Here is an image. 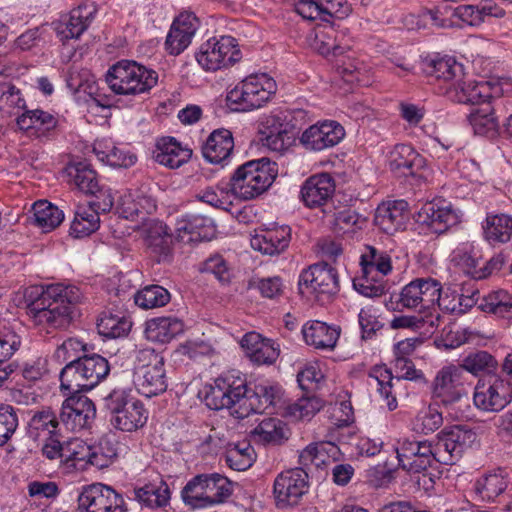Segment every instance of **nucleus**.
Returning a JSON list of instances; mask_svg holds the SVG:
<instances>
[{"instance_id":"obj_1","label":"nucleus","mask_w":512,"mask_h":512,"mask_svg":"<svg viewBox=\"0 0 512 512\" xmlns=\"http://www.w3.org/2000/svg\"><path fill=\"white\" fill-rule=\"evenodd\" d=\"M282 396L279 385L259 383L251 390L244 378L228 373L214 381L206 391L204 401L211 410L235 408L232 414L243 419L251 413H264L269 408H276Z\"/></svg>"},{"instance_id":"obj_2","label":"nucleus","mask_w":512,"mask_h":512,"mask_svg":"<svg viewBox=\"0 0 512 512\" xmlns=\"http://www.w3.org/2000/svg\"><path fill=\"white\" fill-rule=\"evenodd\" d=\"M82 298V292L74 285L51 284L42 288L28 304L27 313L33 323L47 333L67 329L76 317Z\"/></svg>"},{"instance_id":"obj_3","label":"nucleus","mask_w":512,"mask_h":512,"mask_svg":"<svg viewBox=\"0 0 512 512\" xmlns=\"http://www.w3.org/2000/svg\"><path fill=\"white\" fill-rule=\"evenodd\" d=\"M110 373L108 360L100 354H83L66 364L60 372V387L65 394L87 392Z\"/></svg>"},{"instance_id":"obj_4","label":"nucleus","mask_w":512,"mask_h":512,"mask_svg":"<svg viewBox=\"0 0 512 512\" xmlns=\"http://www.w3.org/2000/svg\"><path fill=\"white\" fill-rule=\"evenodd\" d=\"M158 81L156 71L132 60H121L106 73V83L118 95L136 96L150 91Z\"/></svg>"},{"instance_id":"obj_5","label":"nucleus","mask_w":512,"mask_h":512,"mask_svg":"<svg viewBox=\"0 0 512 512\" xmlns=\"http://www.w3.org/2000/svg\"><path fill=\"white\" fill-rule=\"evenodd\" d=\"M276 175L275 162L268 158L251 160L236 169L230 179V189L240 199H254L271 186Z\"/></svg>"},{"instance_id":"obj_6","label":"nucleus","mask_w":512,"mask_h":512,"mask_svg":"<svg viewBox=\"0 0 512 512\" xmlns=\"http://www.w3.org/2000/svg\"><path fill=\"white\" fill-rule=\"evenodd\" d=\"M471 381L469 376L464 373V369L457 365H447L442 367L435 375L431 384L432 398L451 409L463 400H469V389Z\"/></svg>"},{"instance_id":"obj_7","label":"nucleus","mask_w":512,"mask_h":512,"mask_svg":"<svg viewBox=\"0 0 512 512\" xmlns=\"http://www.w3.org/2000/svg\"><path fill=\"white\" fill-rule=\"evenodd\" d=\"M276 92V83L267 74H253L238 83L227 94V101L237 111L262 107Z\"/></svg>"},{"instance_id":"obj_8","label":"nucleus","mask_w":512,"mask_h":512,"mask_svg":"<svg viewBox=\"0 0 512 512\" xmlns=\"http://www.w3.org/2000/svg\"><path fill=\"white\" fill-rule=\"evenodd\" d=\"M298 289L302 296L324 304L339 291L338 273L327 263L313 264L299 275Z\"/></svg>"},{"instance_id":"obj_9","label":"nucleus","mask_w":512,"mask_h":512,"mask_svg":"<svg viewBox=\"0 0 512 512\" xmlns=\"http://www.w3.org/2000/svg\"><path fill=\"white\" fill-rule=\"evenodd\" d=\"M135 384L138 391L151 398L167 389L164 359L153 349H142L137 354Z\"/></svg>"},{"instance_id":"obj_10","label":"nucleus","mask_w":512,"mask_h":512,"mask_svg":"<svg viewBox=\"0 0 512 512\" xmlns=\"http://www.w3.org/2000/svg\"><path fill=\"white\" fill-rule=\"evenodd\" d=\"M104 405L112 414V424L122 431L132 432L147 421L143 404L130 398L124 390H113L105 399Z\"/></svg>"},{"instance_id":"obj_11","label":"nucleus","mask_w":512,"mask_h":512,"mask_svg":"<svg viewBox=\"0 0 512 512\" xmlns=\"http://www.w3.org/2000/svg\"><path fill=\"white\" fill-rule=\"evenodd\" d=\"M476 439V432L467 425L444 428L433 441L436 461L444 465L457 463Z\"/></svg>"},{"instance_id":"obj_12","label":"nucleus","mask_w":512,"mask_h":512,"mask_svg":"<svg viewBox=\"0 0 512 512\" xmlns=\"http://www.w3.org/2000/svg\"><path fill=\"white\" fill-rule=\"evenodd\" d=\"M512 401V382L500 375H487L474 387L473 403L484 412H499Z\"/></svg>"},{"instance_id":"obj_13","label":"nucleus","mask_w":512,"mask_h":512,"mask_svg":"<svg viewBox=\"0 0 512 512\" xmlns=\"http://www.w3.org/2000/svg\"><path fill=\"white\" fill-rule=\"evenodd\" d=\"M441 283L431 277L416 278L406 284L398 294L396 304L401 308L426 312L435 309L440 299Z\"/></svg>"},{"instance_id":"obj_14","label":"nucleus","mask_w":512,"mask_h":512,"mask_svg":"<svg viewBox=\"0 0 512 512\" xmlns=\"http://www.w3.org/2000/svg\"><path fill=\"white\" fill-rule=\"evenodd\" d=\"M241 59V52L235 38L221 36L210 38L203 43L196 54V60L207 71L228 67Z\"/></svg>"},{"instance_id":"obj_15","label":"nucleus","mask_w":512,"mask_h":512,"mask_svg":"<svg viewBox=\"0 0 512 512\" xmlns=\"http://www.w3.org/2000/svg\"><path fill=\"white\" fill-rule=\"evenodd\" d=\"M308 491V473L304 468L281 472L274 480L273 494L279 508L298 504Z\"/></svg>"},{"instance_id":"obj_16","label":"nucleus","mask_w":512,"mask_h":512,"mask_svg":"<svg viewBox=\"0 0 512 512\" xmlns=\"http://www.w3.org/2000/svg\"><path fill=\"white\" fill-rule=\"evenodd\" d=\"M123 506L122 496L101 483L84 487L78 496L79 512H125Z\"/></svg>"},{"instance_id":"obj_17","label":"nucleus","mask_w":512,"mask_h":512,"mask_svg":"<svg viewBox=\"0 0 512 512\" xmlns=\"http://www.w3.org/2000/svg\"><path fill=\"white\" fill-rule=\"evenodd\" d=\"M395 451L399 466L410 473H420L436 461L433 442L404 439Z\"/></svg>"},{"instance_id":"obj_18","label":"nucleus","mask_w":512,"mask_h":512,"mask_svg":"<svg viewBox=\"0 0 512 512\" xmlns=\"http://www.w3.org/2000/svg\"><path fill=\"white\" fill-rule=\"evenodd\" d=\"M68 395L61 408L62 425L73 432L88 428L96 416L94 403L80 393Z\"/></svg>"},{"instance_id":"obj_19","label":"nucleus","mask_w":512,"mask_h":512,"mask_svg":"<svg viewBox=\"0 0 512 512\" xmlns=\"http://www.w3.org/2000/svg\"><path fill=\"white\" fill-rule=\"evenodd\" d=\"M295 11L306 20L329 22L331 18L348 17L352 7L347 0H298Z\"/></svg>"},{"instance_id":"obj_20","label":"nucleus","mask_w":512,"mask_h":512,"mask_svg":"<svg viewBox=\"0 0 512 512\" xmlns=\"http://www.w3.org/2000/svg\"><path fill=\"white\" fill-rule=\"evenodd\" d=\"M344 128L336 121L326 120L307 128L300 143L311 151H322L337 145L344 137Z\"/></svg>"},{"instance_id":"obj_21","label":"nucleus","mask_w":512,"mask_h":512,"mask_svg":"<svg viewBox=\"0 0 512 512\" xmlns=\"http://www.w3.org/2000/svg\"><path fill=\"white\" fill-rule=\"evenodd\" d=\"M461 215L450 204L425 203L418 211L416 221L427 226L431 232L442 234L460 222Z\"/></svg>"},{"instance_id":"obj_22","label":"nucleus","mask_w":512,"mask_h":512,"mask_svg":"<svg viewBox=\"0 0 512 512\" xmlns=\"http://www.w3.org/2000/svg\"><path fill=\"white\" fill-rule=\"evenodd\" d=\"M335 189V180L329 173L314 174L301 185L300 200L310 209L320 208L332 199Z\"/></svg>"},{"instance_id":"obj_23","label":"nucleus","mask_w":512,"mask_h":512,"mask_svg":"<svg viewBox=\"0 0 512 512\" xmlns=\"http://www.w3.org/2000/svg\"><path fill=\"white\" fill-rule=\"evenodd\" d=\"M198 27V18L193 13H181L173 21L166 37V51L174 56L181 54L191 44Z\"/></svg>"},{"instance_id":"obj_24","label":"nucleus","mask_w":512,"mask_h":512,"mask_svg":"<svg viewBox=\"0 0 512 512\" xmlns=\"http://www.w3.org/2000/svg\"><path fill=\"white\" fill-rule=\"evenodd\" d=\"M291 241V228L287 225L273 226L256 233L250 240L251 247L266 255H279Z\"/></svg>"},{"instance_id":"obj_25","label":"nucleus","mask_w":512,"mask_h":512,"mask_svg":"<svg viewBox=\"0 0 512 512\" xmlns=\"http://www.w3.org/2000/svg\"><path fill=\"white\" fill-rule=\"evenodd\" d=\"M97 12L94 3H83L71 10L69 15L59 22L56 27L62 41L77 39L88 28Z\"/></svg>"},{"instance_id":"obj_26","label":"nucleus","mask_w":512,"mask_h":512,"mask_svg":"<svg viewBox=\"0 0 512 512\" xmlns=\"http://www.w3.org/2000/svg\"><path fill=\"white\" fill-rule=\"evenodd\" d=\"M425 166V159L410 145L398 144L389 155L390 170L398 177H416Z\"/></svg>"},{"instance_id":"obj_27","label":"nucleus","mask_w":512,"mask_h":512,"mask_svg":"<svg viewBox=\"0 0 512 512\" xmlns=\"http://www.w3.org/2000/svg\"><path fill=\"white\" fill-rule=\"evenodd\" d=\"M240 344L249 359L257 365L273 364L280 355L278 344L254 331L246 333Z\"/></svg>"},{"instance_id":"obj_28","label":"nucleus","mask_w":512,"mask_h":512,"mask_svg":"<svg viewBox=\"0 0 512 512\" xmlns=\"http://www.w3.org/2000/svg\"><path fill=\"white\" fill-rule=\"evenodd\" d=\"M234 139L227 129L214 130L202 146L203 157L212 164L226 165L232 156Z\"/></svg>"},{"instance_id":"obj_29","label":"nucleus","mask_w":512,"mask_h":512,"mask_svg":"<svg viewBox=\"0 0 512 512\" xmlns=\"http://www.w3.org/2000/svg\"><path fill=\"white\" fill-rule=\"evenodd\" d=\"M341 451L339 447L330 441L310 443L299 454L301 468L310 469L312 466L324 468L331 462L339 460Z\"/></svg>"},{"instance_id":"obj_30","label":"nucleus","mask_w":512,"mask_h":512,"mask_svg":"<svg viewBox=\"0 0 512 512\" xmlns=\"http://www.w3.org/2000/svg\"><path fill=\"white\" fill-rule=\"evenodd\" d=\"M192 151L181 145L174 137H161L156 141L153 159L168 168L175 169L186 163Z\"/></svg>"},{"instance_id":"obj_31","label":"nucleus","mask_w":512,"mask_h":512,"mask_svg":"<svg viewBox=\"0 0 512 512\" xmlns=\"http://www.w3.org/2000/svg\"><path fill=\"white\" fill-rule=\"evenodd\" d=\"M447 95L454 102L472 105L488 103L487 100L491 97L487 82H461V79L449 86Z\"/></svg>"},{"instance_id":"obj_32","label":"nucleus","mask_w":512,"mask_h":512,"mask_svg":"<svg viewBox=\"0 0 512 512\" xmlns=\"http://www.w3.org/2000/svg\"><path fill=\"white\" fill-rule=\"evenodd\" d=\"M408 203L396 200L379 205L376 209L375 223L386 233L392 234L403 228L408 219Z\"/></svg>"},{"instance_id":"obj_33","label":"nucleus","mask_w":512,"mask_h":512,"mask_svg":"<svg viewBox=\"0 0 512 512\" xmlns=\"http://www.w3.org/2000/svg\"><path fill=\"white\" fill-rule=\"evenodd\" d=\"M302 334L306 344L316 349L332 350L340 336V329L315 320L303 326Z\"/></svg>"},{"instance_id":"obj_34","label":"nucleus","mask_w":512,"mask_h":512,"mask_svg":"<svg viewBox=\"0 0 512 512\" xmlns=\"http://www.w3.org/2000/svg\"><path fill=\"white\" fill-rule=\"evenodd\" d=\"M504 14L502 8L489 0L481 1L478 4H463L451 7V16H455L471 26L481 24L487 16L502 17Z\"/></svg>"},{"instance_id":"obj_35","label":"nucleus","mask_w":512,"mask_h":512,"mask_svg":"<svg viewBox=\"0 0 512 512\" xmlns=\"http://www.w3.org/2000/svg\"><path fill=\"white\" fill-rule=\"evenodd\" d=\"M184 331L183 322L173 316L156 317L146 322L145 336L149 341L169 343Z\"/></svg>"},{"instance_id":"obj_36","label":"nucleus","mask_w":512,"mask_h":512,"mask_svg":"<svg viewBox=\"0 0 512 512\" xmlns=\"http://www.w3.org/2000/svg\"><path fill=\"white\" fill-rule=\"evenodd\" d=\"M132 499L137 501L141 508H162L169 503L170 489L165 481L159 479L142 487L134 488Z\"/></svg>"},{"instance_id":"obj_37","label":"nucleus","mask_w":512,"mask_h":512,"mask_svg":"<svg viewBox=\"0 0 512 512\" xmlns=\"http://www.w3.org/2000/svg\"><path fill=\"white\" fill-rule=\"evenodd\" d=\"M361 273L370 278H383L392 271V259L387 251L366 246L360 257Z\"/></svg>"},{"instance_id":"obj_38","label":"nucleus","mask_w":512,"mask_h":512,"mask_svg":"<svg viewBox=\"0 0 512 512\" xmlns=\"http://www.w3.org/2000/svg\"><path fill=\"white\" fill-rule=\"evenodd\" d=\"M213 220L210 217L187 214L179 218L175 224V232L177 238L185 241V235H189L186 241H194L197 239H204L213 229Z\"/></svg>"},{"instance_id":"obj_39","label":"nucleus","mask_w":512,"mask_h":512,"mask_svg":"<svg viewBox=\"0 0 512 512\" xmlns=\"http://www.w3.org/2000/svg\"><path fill=\"white\" fill-rule=\"evenodd\" d=\"M343 40L344 33L331 25H326L315 30L313 47L324 56H340L350 49L349 44L342 43Z\"/></svg>"},{"instance_id":"obj_40","label":"nucleus","mask_w":512,"mask_h":512,"mask_svg":"<svg viewBox=\"0 0 512 512\" xmlns=\"http://www.w3.org/2000/svg\"><path fill=\"white\" fill-rule=\"evenodd\" d=\"M59 421L50 410L36 412L30 419L27 435L35 442L49 440L50 437L59 435Z\"/></svg>"},{"instance_id":"obj_41","label":"nucleus","mask_w":512,"mask_h":512,"mask_svg":"<svg viewBox=\"0 0 512 512\" xmlns=\"http://www.w3.org/2000/svg\"><path fill=\"white\" fill-rule=\"evenodd\" d=\"M93 152L101 162L112 167L128 168L137 161V156L134 153L118 148L109 141H96Z\"/></svg>"},{"instance_id":"obj_42","label":"nucleus","mask_w":512,"mask_h":512,"mask_svg":"<svg viewBox=\"0 0 512 512\" xmlns=\"http://www.w3.org/2000/svg\"><path fill=\"white\" fill-rule=\"evenodd\" d=\"M156 210L155 200L139 191L129 192L120 198L119 212L126 219L152 214Z\"/></svg>"},{"instance_id":"obj_43","label":"nucleus","mask_w":512,"mask_h":512,"mask_svg":"<svg viewBox=\"0 0 512 512\" xmlns=\"http://www.w3.org/2000/svg\"><path fill=\"white\" fill-rule=\"evenodd\" d=\"M484 237L492 246L504 244L512 239V216L488 215L483 225Z\"/></svg>"},{"instance_id":"obj_44","label":"nucleus","mask_w":512,"mask_h":512,"mask_svg":"<svg viewBox=\"0 0 512 512\" xmlns=\"http://www.w3.org/2000/svg\"><path fill=\"white\" fill-rule=\"evenodd\" d=\"M147 241L158 262L168 260L172 251L173 235L166 224L160 221L152 223L148 229Z\"/></svg>"},{"instance_id":"obj_45","label":"nucleus","mask_w":512,"mask_h":512,"mask_svg":"<svg viewBox=\"0 0 512 512\" xmlns=\"http://www.w3.org/2000/svg\"><path fill=\"white\" fill-rule=\"evenodd\" d=\"M64 451L63 469L67 473L88 469L92 446L87 445L80 439H73L66 442V448Z\"/></svg>"},{"instance_id":"obj_46","label":"nucleus","mask_w":512,"mask_h":512,"mask_svg":"<svg viewBox=\"0 0 512 512\" xmlns=\"http://www.w3.org/2000/svg\"><path fill=\"white\" fill-rule=\"evenodd\" d=\"M57 123V118L53 114L41 109L27 110L17 117V125L20 129H34L39 133L38 136H44L54 130Z\"/></svg>"},{"instance_id":"obj_47","label":"nucleus","mask_w":512,"mask_h":512,"mask_svg":"<svg viewBox=\"0 0 512 512\" xmlns=\"http://www.w3.org/2000/svg\"><path fill=\"white\" fill-rule=\"evenodd\" d=\"M426 73L430 77L445 82H457L463 76V66L452 57H442L431 60L427 67Z\"/></svg>"},{"instance_id":"obj_48","label":"nucleus","mask_w":512,"mask_h":512,"mask_svg":"<svg viewBox=\"0 0 512 512\" xmlns=\"http://www.w3.org/2000/svg\"><path fill=\"white\" fill-rule=\"evenodd\" d=\"M34 223L43 232H50L64 220V213L47 200H40L33 205Z\"/></svg>"},{"instance_id":"obj_49","label":"nucleus","mask_w":512,"mask_h":512,"mask_svg":"<svg viewBox=\"0 0 512 512\" xmlns=\"http://www.w3.org/2000/svg\"><path fill=\"white\" fill-rule=\"evenodd\" d=\"M255 451L248 441L231 443L225 452L227 465L236 471H244L250 468L255 461Z\"/></svg>"},{"instance_id":"obj_50","label":"nucleus","mask_w":512,"mask_h":512,"mask_svg":"<svg viewBox=\"0 0 512 512\" xmlns=\"http://www.w3.org/2000/svg\"><path fill=\"white\" fill-rule=\"evenodd\" d=\"M205 484L206 474H198L190 479L181 491L183 502L192 509L209 507Z\"/></svg>"},{"instance_id":"obj_51","label":"nucleus","mask_w":512,"mask_h":512,"mask_svg":"<svg viewBox=\"0 0 512 512\" xmlns=\"http://www.w3.org/2000/svg\"><path fill=\"white\" fill-rule=\"evenodd\" d=\"M506 474L502 469L488 473L475 484V491L486 501H494L507 488Z\"/></svg>"},{"instance_id":"obj_52","label":"nucleus","mask_w":512,"mask_h":512,"mask_svg":"<svg viewBox=\"0 0 512 512\" xmlns=\"http://www.w3.org/2000/svg\"><path fill=\"white\" fill-rule=\"evenodd\" d=\"M100 225V218L97 212L88 205H80L75 211L71 223V234L75 237H85L95 232Z\"/></svg>"},{"instance_id":"obj_53","label":"nucleus","mask_w":512,"mask_h":512,"mask_svg":"<svg viewBox=\"0 0 512 512\" xmlns=\"http://www.w3.org/2000/svg\"><path fill=\"white\" fill-rule=\"evenodd\" d=\"M469 122L473 127L475 134L495 135L498 130V121L494 116V109L490 103H484L480 107L471 111Z\"/></svg>"},{"instance_id":"obj_54","label":"nucleus","mask_w":512,"mask_h":512,"mask_svg":"<svg viewBox=\"0 0 512 512\" xmlns=\"http://www.w3.org/2000/svg\"><path fill=\"white\" fill-rule=\"evenodd\" d=\"M132 326L131 321L124 315L104 312L97 322L100 335L106 338H120L128 334Z\"/></svg>"},{"instance_id":"obj_55","label":"nucleus","mask_w":512,"mask_h":512,"mask_svg":"<svg viewBox=\"0 0 512 512\" xmlns=\"http://www.w3.org/2000/svg\"><path fill=\"white\" fill-rule=\"evenodd\" d=\"M209 507L225 502L233 493V483L219 473L206 474Z\"/></svg>"},{"instance_id":"obj_56","label":"nucleus","mask_w":512,"mask_h":512,"mask_svg":"<svg viewBox=\"0 0 512 512\" xmlns=\"http://www.w3.org/2000/svg\"><path fill=\"white\" fill-rule=\"evenodd\" d=\"M170 299L169 291L160 285H148L134 296L135 304L143 309L163 307L169 303Z\"/></svg>"},{"instance_id":"obj_57","label":"nucleus","mask_w":512,"mask_h":512,"mask_svg":"<svg viewBox=\"0 0 512 512\" xmlns=\"http://www.w3.org/2000/svg\"><path fill=\"white\" fill-rule=\"evenodd\" d=\"M322 407L321 401L312 396L301 397L285 407V416L295 421L310 420Z\"/></svg>"},{"instance_id":"obj_58","label":"nucleus","mask_w":512,"mask_h":512,"mask_svg":"<svg viewBox=\"0 0 512 512\" xmlns=\"http://www.w3.org/2000/svg\"><path fill=\"white\" fill-rule=\"evenodd\" d=\"M73 177L74 184L86 194L95 195L100 189L97 179V173L89 164L79 162L73 167L70 172Z\"/></svg>"},{"instance_id":"obj_59","label":"nucleus","mask_w":512,"mask_h":512,"mask_svg":"<svg viewBox=\"0 0 512 512\" xmlns=\"http://www.w3.org/2000/svg\"><path fill=\"white\" fill-rule=\"evenodd\" d=\"M369 378L377 384V390L386 400V405L390 411L397 407V400L392 395V372L385 366H375L369 373Z\"/></svg>"},{"instance_id":"obj_60","label":"nucleus","mask_w":512,"mask_h":512,"mask_svg":"<svg viewBox=\"0 0 512 512\" xmlns=\"http://www.w3.org/2000/svg\"><path fill=\"white\" fill-rule=\"evenodd\" d=\"M253 435L263 443H280L284 438L282 422L275 418L263 419L254 429Z\"/></svg>"},{"instance_id":"obj_61","label":"nucleus","mask_w":512,"mask_h":512,"mask_svg":"<svg viewBox=\"0 0 512 512\" xmlns=\"http://www.w3.org/2000/svg\"><path fill=\"white\" fill-rule=\"evenodd\" d=\"M458 366L464 369V373H471L476 376L481 372L494 369L497 362L487 351H477L467 355L462 360V364Z\"/></svg>"},{"instance_id":"obj_62","label":"nucleus","mask_w":512,"mask_h":512,"mask_svg":"<svg viewBox=\"0 0 512 512\" xmlns=\"http://www.w3.org/2000/svg\"><path fill=\"white\" fill-rule=\"evenodd\" d=\"M453 261L463 270L464 273L475 279L486 277V273L480 265L481 258L473 251L458 250L454 253Z\"/></svg>"},{"instance_id":"obj_63","label":"nucleus","mask_w":512,"mask_h":512,"mask_svg":"<svg viewBox=\"0 0 512 512\" xmlns=\"http://www.w3.org/2000/svg\"><path fill=\"white\" fill-rule=\"evenodd\" d=\"M89 351L88 345L83 343L78 338H67L55 350L54 356L60 363L73 361L76 358H81L83 354Z\"/></svg>"},{"instance_id":"obj_64","label":"nucleus","mask_w":512,"mask_h":512,"mask_svg":"<svg viewBox=\"0 0 512 512\" xmlns=\"http://www.w3.org/2000/svg\"><path fill=\"white\" fill-rule=\"evenodd\" d=\"M18 427V416L11 405H0V446L12 437Z\"/></svg>"}]
</instances>
